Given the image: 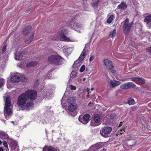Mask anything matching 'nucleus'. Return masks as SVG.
Segmentation results:
<instances>
[{"mask_svg":"<svg viewBox=\"0 0 151 151\" xmlns=\"http://www.w3.org/2000/svg\"><path fill=\"white\" fill-rule=\"evenodd\" d=\"M6 46H4L3 47L2 52H3V53H4L6 51Z\"/></svg>","mask_w":151,"mask_h":151,"instance_id":"c03bdc74","label":"nucleus"},{"mask_svg":"<svg viewBox=\"0 0 151 151\" xmlns=\"http://www.w3.org/2000/svg\"><path fill=\"white\" fill-rule=\"evenodd\" d=\"M93 120L96 123H99L101 120L100 116L98 114H95L93 117Z\"/></svg>","mask_w":151,"mask_h":151,"instance_id":"5701e85b","label":"nucleus"},{"mask_svg":"<svg viewBox=\"0 0 151 151\" xmlns=\"http://www.w3.org/2000/svg\"><path fill=\"white\" fill-rule=\"evenodd\" d=\"M131 141L133 143V144L132 145H134L136 142V140L134 139H132V140Z\"/></svg>","mask_w":151,"mask_h":151,"instance_id":"de8ad7c7","label":"nucleus"},{"mask_svg":"<svg viewBox=\"0 0 151 151\" xmlns=\"http://www.w3.org/2000/svg\"><path fill=\"white\" fill-rule=\"evenodd\" d=\"M93 88H91V91H93Z\"/></svg>","mask_w":151,"mask_h":151,"instance_id":"052dcab7","label":"nucleus"},{"mask_svg":"<svg viewBox=\"0 0 151 151\" xmlns=\"http://www.w3.org/2000/svg\"><path fill=\"white\" fill-rule=\"evenodd\" d=\"M127 7V6L126 3L124 2H122L117 6V8L118 9H124L126 8Z\"/></svg>","mask_w":151,"mask_h":151,"instance_id":"4be33fe9","label":"nucleus"},{"mask_svg":"<svg viewBox=\"0 0 151 151\" xmlns=\"http://www.w3.org/2000/svg\"><path fill=\"white\" fill-rule=\"evenodd\" d=\"M66 33L65 30L63 28L61 29L58 34H55L53 36H51L49 37V38L53 40L58 39L59 37H60V39L65 41H72L69 38L67 37L65 35Z\"/></svg>","mask_w":151,"mask_h":151,"instance_id":"f03ea898","label":"nucleus"},{"mask_svg":"<svg viewBox=\"0 0 151 151\" xmlns=\"http://www.w3.org/2000/svg\"><path fill=\"white\" fill-rule=\"evenodd\" d=\"M33 103L31 101L30 102H28L27 104H33Z\"/></svg>","mask_w":151,"mask_h":151,"instance_id":"3c124183","label":"nucleus"},{"mask_svg":"<svg viewBox=\"0 0 151 151\" xmlns=\"http://www.w3.org/2000/svg\"><path fill=\"white\" fill-rule=\"evenodd\" d=\"M7 150H8V151L9 150L8 149L6 150V151H7Z\"/></svg>","mask_w":151,"mask_h":151,"instance_id":"338daca9","label":"nucleus"},{"mask_svg":"<svg viewBox=\"0 0 151 151\" xmlns=\"http://www.w3.org/2000/svg\"><path fill=\"white\" fill-rule=\"evenodd\" d=\"M12 104H5L4 111V116L7 119H9L12 114Z\"/></svg>","mask_w":151,"mask_h":151,"instance_id":"39448f33","label":"nucleus"},{"mask_svg":"<svg viewBox=\"0 0 151 151\" xmlns=\"http://www.w3.org/2000/svg\"><path fill=\"white\" fill-rule=\"evenodd\" d=\"M140 83L141 84H144L145 83V80L144 79L139 78V79L138 81V83Z\"/></svg>","mask_w":151,"mask_h":151,"instance_id":"e433bc0d","label":"nucleus"},{"mask_svg":"<svg viewBox=\"0 0 151 151\" xmlns=\"http://www.w3.org/2000/svg\"><path fill=\"white\" fill-rule=\"evenodd\" d=\"M121 123V125H122V122H121V123Z\"/></svg>","mask_w":151,"mask_h":151,"instance_id":"0e129e2a","label":"nucleus"},{"mask_svg":"<svg viewBox=\"0 0 151 151\" xmlns=\"http://www.w3.org/2000/svg\"><path fill=\"white\" fill-rule=\"evenodd\" d=\"M90 147L93 151H95L101 148V145L99 143H97L95 145H92Z\"/></svg>","mask_w":151,"mask_h":151,"instance_id":"412c9836","label":"nucleus"},{"mask_svg":"<svg viewBox=\"0 0 151 151\" xmlns=\"http://www.w3.org/2000/svg\"><path fill=\"white\" fill-rule=\"evenodd\" d=\"M142 35L146 36L147 38H148L149 40L151 42V34L148 32H143L142 33Z\"/></svg>","mask_w":151,"mask_h":151,"instance_id":"393cba45","label":"nucleus"},{"mask_svg":"<svg viewBox=\"0 0 151 151\" xmlns=\"http://www.w3.org/2000/svg\"><path fill=\"white\" fill-rule=\"evenodd\" d=\"M103 63L106 68L111 70L112 73H114L116 72V70L113 69L114 66L111 61L108 59H105L103 61Z\"/></svg>","mask_w":151,"mask_h":151,"instance_id":"1a4fd4ad","label":"nucleus"},{"mask_svg":"<svg viewBox=\"0 0 151 151\" xmlns=\"http://www.w3.org/2000/svg\"><path fill=\"white\" fill-rule=\"evenodd\" d=\"M85 80H86V78H84L83 79V81H85Z\"/></svg>","mask_w":151,"mask_h":151,"instance_id":"5fc2aeb1","label":"nucleus"},{"mask_svg":"<svg viewBox=\"0 0 151 151\" xmlns=\"http://www.w3.org/2000/svg\"><path fill=\"white\" fill-rule=\"evenodd\" d=\"M5 80L3 78H0V88L4 85V83Z\"/></svg>","mask_w":151,"mask_h":151,"instance_id":"c9c22d12","label":"nucleus"},{"mask_svg":"<svg viewBox=\"0 0 151 151\" xmlns=\"http://www.w3.org/2000/svg\"><path fill=\"white\" fill-rule=\"evenodd\" d=\"M131 140V139H127V140H129V141Z\"/></svg>","mask_w":151,"mask_h":151,"instance_id":"e2e57ef3","label":"nucleus"},{"mask_svg":"<svg viewBox=\"0 0 151 151\" xmlns=\"http://www.w3.org/2000/svg\"><path fill=\"white\" fill-rule=\"evenodd\" d=\"M85 67L84 65H82L80 69V71L81 72H83L85 70Z\"/></svg>","mask_w":151,"mask_h":151,"instance_id":"4c0bfd02","label":"nucleus"},{"mask_svg":"<svg viewBox=\"0 0 151 151\" xmlns=\"http://www.w3.org/2000/svg\"><path fill=\"white\" fill-rule=\"evenodd\" d=\"M40 81L39 80H37L36 81L35 83V86H38L39 83Z\"/></svg>","mask_w":151,"mask_h":151,"instance_id":"79ce46f5","label":"nucleus"},{"mask_svg":"<svg viewBox=\"0 0 151 151\" xmlns=\"http://www.w3.org/2000/svg\"><path fill=\"white\" fill-rule=\"evenodd\" d=\"M115 18L114 16L113 15H111L108 19L107 22L108 23H111Z\"/></svg>","mask_w":151,"mask_h":151,"instance_id":"2f4dec72","label":"nucleus"},{"mask_svg":"<svg viewBox=\"0 0 151 151\" xmlns=\"http://www.w3.org/2000/svg\"><path fill=\"white\" fill-rule=\"evenodd\" d=\"M121 83L118 81L110 80L109 82V84L110 86L112 88H114V87L120 85Z\"/></svg>","mask_w":151,"mask_h":151,"instance_id":"ddd939ff","label":"nucleus"},{"mask_svg":"<svg viewBox=\"0 0 151 151\" xmlns=\"http://www.w3.org/2000/svg\"><path fill=\"white\" fill-rule=\"evenodd\" d=\"M70 87L71 90H76V87L72 85H70Z\"/></svg>","mask_w":151,"mask_h":151,"instance_id":"ea45409f","label":"nucleus"},{"mask_svg":"<svg viewBox=\"0 0 151 151\" xmlns=\"http://www.w3.org/2000/svg\"><path fill=\"white\" fill-rule=\"evenodd\" d=\"M34 37V34H32L29 37V38L27 39L25 42L26 43L28 44H30L32 42V41L33 40Z\"/></svg>","mask_w":151,"mask_h":151,"instance_id":"c85d7f7f","label":"nucleus"},{"mask_svg":"<svg viewBox=\"0 0 151 151\" xmlns=\"http://www.w3.org/2000/svg\"><path fill=\"white\" fill-rule=\"evenodd\" d=\"M123 131H124V130H123L122 129L120 131L121 132H122L121 133H123Z\"/></svg>","mask_w":151,"mask_h":151,"instance_id":"603ef678","label":"nucleus"},{"mask_svg":"<svg viewBox=\"0 0 151 151\" xmlns=\"http://www.w3.org/2000/svg\"><path fill=\"white\" fill-rule=\"evenodd\" d=\"M31 27L30 26L26 27L24 29L23 33L24 35H26L31 30Z\"/></svg>","mask_w":151,"mask_h":151,"instance_id":"b1692460","label":"nucleus"},{"mask_svg":"<svg viewBox=\"0 0 151 151\" xmlns=\"http://www.w3.org/2000/svg\"><path fill=\"white\" fill-rule=\"evenodd\" d=\"M0 151H3V147H0Z\"/></svg>","mask_w":151,"mask_h":151,"instance_id":"8fccbe9b","label":"nucleus"},{"mask_svg":"<svg viewBox=\"0 0 151 151\" xmlns=\"http://www.w3.org/2000/svg\"><path fill=\"white\" fill-rule=\"evenodd\" d=\"M95 58V56L94 55L91 56L90 58L89 61L91 62Z\"/></svg>","mask_w":151,"mask_h":151,"instance_id":"a18cd8bd","label":"nucleus"},{"mask_svg":"<svg viewBox=\"0 0 151 151\" xmlns=\"http://www.w3.org/2000/svg\"><path fill=\"white\" fill-rule=\"evenodd\" d=\"M4 99L5 101V104H11V99L9 96H4Z\"/></svg>","mask_w":151,"mask_h":151,"instance_id":"cd10ccee","label":"nucleus"},{"mask_svg":"<svg viewBox=\"0 0 151 151\" xmlns=\"http://www.w3.org/2000/svg\"><path fill=\"white\" fill-rule=\"evenodd\" d=\"M93 1H95V2L93 3L92 5L93 6H96L99 3V0H93Z\"/></svg>","mask_w":151,"mask_h":151,"instance_id":"58836bf2","label":"nucleus"},{"mask_svg":"<svg viewBox=\"0 0 151 151\" xmlns=\"http://www.w3.org/2000/svg\"><path fill=\"white\" fill-rule=\"evenodd\" d=\"M109 116H106V117H105L104 119V122L106 124H107L109 123L110 120L109 119H108L107 118L109 117Z\"/></svg>","mask_w":151,"mask_h":151,"instance_id":"473e14b6","label":"nucleus"},{"mask_svg":"<svg viewBox=\"0 0 151 151\" xmlns=\"http://www.w3.org/2000/svg\"><path fill=\"white\" fill-rule=\"evenodd\" d=\"M63 47L64 49L63 50L64 52L68 54H70L73 50V47H69L67 46H65Z\"/></svg>","mask_w":151,"mask_h":151,"instance_id":"4468645a","label":"nucleus"},{"mask_svg":"<svg viewBox=\"0 0 151 151\" xmlns=\"http://www.w3.org/2000/svg\"><path fill=\"white\" fill-rule=\"evenodd\" d=\"M34 104H16V107L17 110H27L32 109L34 106Z\"/></svg>","mask_w":151,"mask_h":151,"instance_id":"0eeeda50","label":"nucleus"},{"mask_svg":"<svg viewBox=\"0 0 151 151\" xmlns=\"http://www.w3.org/2000/svg\"><path fill=\"white\" fill-rule=\"evenodd\" d=\"M116 116V115L115 114H111L110 115V118L111 119H114Z\"/></svg>","mask_w":151,"mask_h":151,"instance_id":"37998d69","label":"nucleus"},{"mask_svg":"<svg viewBox=\"0 0 151 151\" xmlns=\"http://www.w3.org/2000/svg\"><path fill=\"white\" fill-rule=\"evenodd\" d=\"M106 150V149H102V150H101V151H105Z\"/></svg>","mask_w":151,"mask_h":151,"instance_id":"6e6d98bb","label":"nucleus"},{"mask_svg":"<svg viewBox=\"0 0 151 151\" xmlns=\"http://www.w3.org/2000/svg\"><path fill=\"white\" fill-rule=\"evenodd\" d=\"M37 64V63L35 61H32L28 63L26 65V66L27 67L35 66Z\"/></svg>","mask_w":151,"mask_h":151,"instance_id":"bb28decb","label":"nucleus"},{"mask_svg":"<svg viewBox=\"0 0 151 151\" xmlns=\"http://www.w3.org/2000/svg\"><path fill=\"white\" fill-rule=\"evenodd\" d=\"M75 29H74L75 30H76L77 31V30L76 29L77 28H80L82 27V26L81 24H79V23H76V25L75 26Z\"/></svg>","mask_w":151,"mask_h":151,"instance_id":"f704fd0d","label":"nucleus"},{"mask_svg":"<svg viewBox=\"0 0 151 151\" xmlns=\"http://www.w3.org/2000/svg\"><path fill=\"white\" fill-rule=\"evenodd\" d=\"M76 19L74 18H72L67 23V25L72 29H75L76 25L75 20Z\"/></svg>","mask_w":151,"mask_h":151,"instance_id":"f8f14e48","label":"nucleus"},{"mask_svg":"<svg viewBox=\"0 0 151 151\" xmlns=\"http://www.w3.org/2000/svg\"><path fill=\"white\" fill-rule=\"evenodd\" d=\"M116 35V29H114L111 31L109 35V37L112 38L115 36Z\"/></svg>","mask_w":151,"mask_h":151,"instance_id":"7c9ffc66","label":"nucleus"},{"mask_svg":"<svg viewBox=\"0 0 151 151\" xmlns=\"http://www.w3.org/2000/svg\"><path fill=\"white\" fill-rule=\"evenodd\" d=\"M9 136L7 134L3 131H0V138L2 139H5L9 138Z\"/></svg>","mask_w":151,"mask_h":151,"instance_id":"6ab92c4d","label":"nucleus"},{"mask_svg":"<svg viewBox=\"0 0 151 151\" xmlns=\"http://www.w3.org/2000/svg\"><path fill=\"white\" fill-rule=\"evenodd\" d=\"M112 130L111 127H104L100 131L101 134L104 137H108Z\"/></svg>","mask_w":151,"mask_h":151,"instance_id":"423d86ee","label":"nucleus"},{"mask_svg":"<svg viewBox=\"0 0 151 151\" xmlns=\"http://www.w3.org/2000/svg\"><path fill=\"white\" fill-rule=\"evenodd\" d=\"M62 107H64V106H65V104H62Z\"/></svg>","mask_w":151,"mask_h":151,"instance_id":"4d7b16f0","label":"nucleus"},{"mask_svg":"<svg viewBox=\"0 0 151 151\" xmlns=\"http://www.w3.org/2000/svg\"><path fill=\"white\" fill-rule=\"evenodd\" d=\"M63 58L59 55H52L49 57L48 61L49 62L54 64L60 65L62 63Z\"/></svg>","mask_w":151,"mask_h":151,"instance_id":"20e7f679","label":"nucleus"},{"mask_svg":"<svg viewBox=\"0 0 151 151\" xmlns=\"http://www.w3.org/2000/svg\"><path fill=\"white\" fill-rule=\"evenodd\" d=\"M77 75V72L76 71H72L70 75V79H72L76 77Z\"/></svg>","mask_w":151,"mask_h":151,"instance_id":"c756f323","label":"nucleus"},{"mask_svg":"<svg viewBox=\"0 0 151 151\" xmlns=\"http://www.w3.org/2000/svg\"><path fill=\"white\" fill-rule=\"evenodd\" d=\"M64 96H63V98H62V101H63V99H64ZM62 102H61V103L62 104Z\"/></svg>","mask_w":151,"mask_h":151,"instance_id":"bf43d9fd","label":"nucleus"},{"mask_svg":"<svg viewBox=\"0 0 151 151\" xmlns=\"http://www.w3.org/2000/svg\"><path fill=\"white\" fill-rule=\"evenodd\" d=\"M43 151H57V149L52 146H46L43 148Z\"/></svg>","mask_w":151,"mask_h":151,"instance_id":"f3484780","label":"nucleus"},{"mask_svg":"<svg viewBox=\"0 0 151 151\" xmlns=\"http://www.w3.org/2000/svg\"><path fill=\"white\" fill-rule=\"evenodd\" d=\"M78 107L77 104H69L68 110L70 112H73L76 111Z\"/></svg>","mask_w":151,"mask_h":151,"instance_id":"2eb2a0df","label":"nucleus"},{"mask_svg":"<svg viewBox=\"0 0 151 151\" xmlns=\"http://www.w3.org/2000/svg\"><path fill=\"white\" fill-rule=\"evenodd\" d=\"M89 104H91V102H90V103H89Z\"/></svg>","mask_w":151,"mask_h":151,"instance_id":"69168bd1","label":"nucleus"},{"mask_svg":"<svg viewBox=\"0 0 151 151\" xmlns=\"http://www.w3.org/2000/svg\"><path fill=\"white\" fill-rule=\"evenodd\" d=\"M12 142H13V143H14V144H15V141H14V140H12Z\"/></svg>","mask_w":151,"mask_h":151,"instance_id":"864d4df0","label":"nucleus"},{"mask_svg":"<svg viewBox=\"0 0 151 151\" xmlns=\"http://www.w3.org/2000/svg\"><path fill=\"white\" fill-rule=\"evenodd\" d=\"M131 80L136 83H138V81L139 79V77H132L131 78Z\"/></svg>","mask_w":151,"mask_h":151,"instance_id":"72a5a7b5","label":"nucleus"},{"mask_svg":"<svg viewBox=\"0 0 151 151\" xmlns=\"http://www.w3.org/2000/svg\"><path fill=\"white\" fill-rule=\"evenodd\" d=\"M90 115L88 114H85L83 117L80 115L78 118L79 121L83 124H86L88 122Z\"/></svg>","mask_w":151,"mask_h":151,"instance_id":"9d476101","label":"nucleus"},{"mask_svg":"<svg viewBox=\"0 0 151 151\" xmlns=\"http://www.w3.org/2000/svg\"><path fill=\"white\" fill-rule=\"evenodd\" d=\"M76 100V97L74 96H69L67 99V102L69 104H74Z\"/></svg>","mask_w":151,"mask_h":151,"instance_id":"a211bd4d","label":"nucleus"},{"mask_svg":"<svg viewBox=\"0 0 151 151\" xmlns=\"http://www.w3.org/2000/svg\"><path fill=\"white\" fill-rule=\"evenodd\" d=\"M89 45L88 44H86V46L83 50L79 58L77 60L75 61L74 64L73 65L74 67L78 68L80 66L81 61L86 56V53L88 50L86 48H88V46L89 47Z\"/></svg>","mask_w":151,"mask_h":151,"instance_id":"7ed1b4c3","label":"nucleus"},{"mask_svg":"<svg viewBox=\"0 0 151 151\" xmlns=\"http://www.w3.org/2000/svg\"><path fill=\"white\" fill-rule=\"evenodd\" d=\"M147 51L151 52V47H149L147 48Z\"/></svg>","mask_w":151,"mask_h":151,"instance_id":"49530a36","label":"nucleus"},{"mask_svg":"<svg viewBox=\"0 0 151 151\" xmlns=\"http://www.w3.org/2000/svg\"><path fill=\"white\" fill-rule=\"evenodd\" d=\"M3 144L5 147H8V144L7 142L6 141H4L3 142Z\"/></svg>","mask_w":151,"mask_h":151,"instance_id":"a19ab883","label":"nucleus"},{"mask_svg":"<svg viewBox=\"0 0 151 151\" xmlns=\"http://www.w3.org/2000/svg\"><path fill=\"white\" fill-rule=\"evenodd\" d=\"M45 132L46 134H47V129H45Z\"/></svg>","mask_w":151,"mask_h":151,"instance_id":"13d9d810","label":"nucleus"},{"mask_svg":"<svg viewBox=\"0 0 151 151\" xmlns=\"http://www.w3.org/2000/svg\"><path fill=\"white\" fill-rule=\"evenodd\" d=\"M20 80L19 77L17 76H14L11 78V81L13 83H16L19 82Z\"/></svg>","mask_w":151,"mask_h":151,"instance_id":"dca6fc26","label":"nucleus"},{"mask_svg":"<svg viewBox=\"0 0 151 151\" xmlns=\"http://www.w3.org/2000/svg\"><path fill=\"white\" fill-rule=\"evenodd\" d=\"M17 52L16 51L15 53V59L17 60H20L23 56L24 53L22 52L19 53L18 55H17Z\"/></svg>","mask_w":151,"mask_h":151,"instance_id":"aec40b11","label":"nucleus"},{"mask_svg":"<svg viewBox=\"0 0 151 151\" xmlns=\"http://www.w3.org/2000/svg\"><path fill=\"white\" fill-rule=\"evenodd\" d=\"M125 102L126 104H135L136 103L134 99L132 98H128Z\"/></svg>","mask_w":151,"mask_h":151,"instance_id":"a878e982","label":"nucleus"},{"mask_svg":"<svg viewBox=\"0 0 151 151\" xmlns=\"http://www.w3.org/2000/svg\"><path fill=\"white\" fill-rule=\"evenodd\" d=\"M37 95L36 91L28 89L18 97L17 104H26L27 96L30 101L35 100L37 98Z\"/></svg>","mask_w":151,"mask_h":151,"instance_id":"f257e3e1","label":"nucleus"},{"mask_svg":"<svg viewBox=\"0 0 151 151\" xmlns=\"http://www.w3.org/2000/svg\"><path fill=\"white\" fill-rule=\"evenodd\" d=\"M2 143V142L1 140H0V145Z\"/></svg>","mask_w":151,"mask_h":151,"instance_id":"680f3d73","label":"nucleus"},{"mask_svg":"<svg viewBox=\"0 0 151 151\" xmlns=\"http://www.w3.org/2000/svg\"><path fill=\"white\" fill-rule=\"evenodd\" d=\"M129 19L127 18L124 26V33L125 35H127L129 33L132 25V22L129 23Z\"/></svg>","mask_w":151,"mask_h":151,"instance_id":"6e6552de","label":"nucleus"},{"mask_svg":"<svg viewBox=\"0 0 151 151\" xmlns=\"http://www.w3.org/2000/svg\"><path fill=\"white\" fill-rule=\"evenodd\" d=\"M135 86V85L132 82H129L125 83L121 86V88L123 89H126Z\"/></svg>","mask_w":151,"mask_h":151,"instance_id":"9b49d317","label":"nucleus"},{"mask_svg":"<svg viewBox=\"0 0 151 151\" xmlns=\"http://www.w3.org/2000/svg\"><path fill=\"white\" fill-rule=\"evenodd\" d=\"M86 91L88 92V95L87 96H88V94L90 93V89L89 88H87L86 90Z\"/></svg>","mask_w":151,"mask_h":151,"instance_id":"09e8293b","label":"nucleus"}]
</instances>
